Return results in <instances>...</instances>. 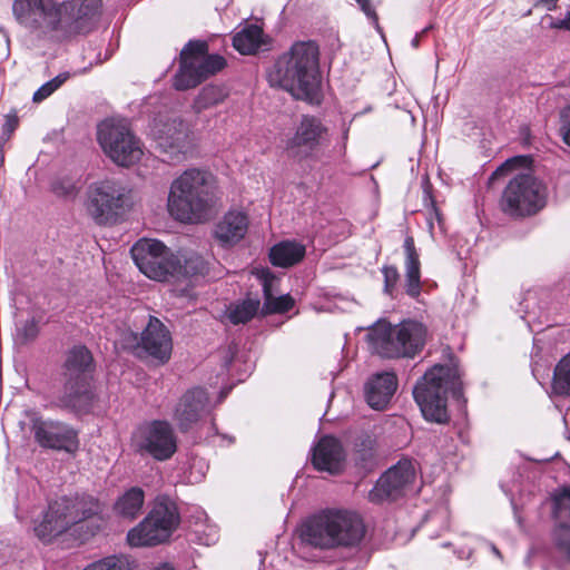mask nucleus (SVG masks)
I'll list each match as a JSON object with an SVG mask.
<instances>
[{
  "label": "nucleus",
  "mask_w": 570,
  "mask_h": 570,
  "mask_svg": "<svg viewBox=\"0 0 570 570\" xmlns=\"http://www.w3.org/2000/svg\"><path fill=\"white\" fill-rule=\"evenodd\" d=\"M271 87L294 98L320 102V48L314 41H297L282 53L266 71Z\"/></svg>",
  "instance_id": "1"
},
{
  "label": "nucleus",
  "mask_w": 570,
  "mask_h": 570,
  "mask_svg": "<svg viewBox=\"0 0 570 570\" xmlns=\"http://www.w3.org/2000/svg\"><path fill=\"white\" fill-rule=\"evenodd\" d=\"M217 200L214 176L206 170L191 168L173 180L167 207L174 219L198 224L210 218Z\"/></svg>",
  "instance_id": "2"
},
{
  "label": "nucleus",
  "mask_w": 570,
  "mask_h": 570,
  "mask_svg": "<svg viewBox=\"0 0 570 570\" xmlns=\"http://www.w3.org/2000/svg\"><path fill=\"white\" fill-rule=\"evenodd\" d=\"M449 392L455 400H461L463 396L461 372L455 364H436L416 383L413 396L425 420L439 424L449 421L446 407Z\"/></svg>",
  "instance_id": "3"
},
{
  "label": "nucleus",
  "mask_w": 570,
  "mask_h": 570,
  "mask_svg": "<svg viewBox=\"0 0 570 570\" xmlns=\"http://www.w3.org/2000/svg\"><path fill=\"white\" fill-rule=\"evenodd\" d=\"M426 330L415 321L392 325L376 322L367 333L372 350L385 358L414 357L425 344Z\"/></svg>",
  "instance_id": "4"
},
{
  "label": "nucleus",
  "mask_w": 570,
  "mask_h": 570,
  "mask_svg": "<svg viewBox=\"0 0 570 570\" xmlns=\"http://www.w3.org/2000/svg\"><path fill=\"white\" fill-rule=\"evenodd\" d=\"M130 204V189L112 178L94 181L86 191V212L100 226L118 223Z\"/></svg>",
  "instance_id": "5"
},
{
  "label": "nucleus",
  "mask_w": 570,
  "mask_h": 570,
  "mask_svg": "<svg viewBox=\"0 0 570 570\" xmlns=\"http://www.w3.org/2000/svg\"><path fill=\"white\" fill-rule=\"evenodd\" d=\"M180 523L176 504L158 498L147 517L127 533L131 547H153L167 541Z\"/></svg>",
  "instance_id": "6"
},
{
  "label": "nucleus",
  "mask_w": 570,
  "mask_h": 570,
  "mask_svg": "<svg viewBox=\"0 0 570 570\" xmlns=\"http://www.w3.org/2000/svg\"><path fill=\"white\" fill-rule=\"evenodd\" d=\"M548 188L531 174H520L512 178L503 190L500 206L512 217L531 216L547 204Z\"/></svg>",
  "instance_id": "7"
},
{
  "label": "nucleus",
  "mask_w": 570,
  "mask_h": 570,
  "mask_svg": "<svg viewBox=\"0 0 570 570\" xmlns=\"http://www.w3.org/2000/svg\"><path fill=\"white\" fill-rule=\"evenodd\" d=\"M226 66V60L219 55H208L205 41H189L180 52V67L174 78L177 90L196 87L206 78L217 73Z\"/></svg>",
  "instance_id": "8"
},
{
  "label": "nucleus",
  "mask_w": 570,
  "mask_h": 570,
  "mask_svg": "<svg viewBox=\"0 0 570 570\" xmlns=\"http://www.w3.org/2000/svg\"><path fill=\"white\" fill-rule=\"evenodd\" d=\"M97 138L105 155L120 167L135 165L144 154L141 141L124 120L102 121Z\"/></svg>",
  "instance_id": "9"
},
{
  "label": "nucleus",
  "mask_w": 570,
  "mask_h": 570,
  "mask_svg": "<svg viewBox=\"0 0 570 570\" xmlns=\"http://www.w3.org/2000/svg\"><path fill=\"white\" fill-rule=\"evenodd\" d=\"M153 136L164 160L177 164L187 158L194 147L193 135L187 125L179 118H169L166 121L156 120Z\"/></svg>",
  "instance_id": "10"
},
{
  "label": "nucleus",
  "mask_w": 570,
  "mask_h": 570,
  "mask_svg": "<svg viewBox=\"0 0 570 570\" xmlns=\"http://www.w3.org/2000/svg\"><path fill=\"white\" fill-rule=\"evenodd\" d=\"M130 253L136 266L150 279L167 281L175 271L176 254L157 239L141 238Z\"/></svg>",
  "instance_id": "11"
},
{
  "label": "nucleus",
  "mask_w": 570,
  "mask_h": 570,
  "mask_svg": "<svg viewBox=\"0 0 570 570\" xmlns=\"http://www.w3.org/2000/svg\"><path fill=\"white\" fill-rule=\"evenodd\" d=\"M59 3L56 0H13L12 13L21 27L47 36L57 32Z\"/></svg>",
  "instance_id": "12"
},
{
  "label": "nucleus",
  "mask_w": 570,
  "mask_h": 570,
  "mask_svg": "<svg viewBox=\"0 0 570 570\" xmlns=\"http://www.w3.org/2000/svg\"><path fill=\"white\" fill-rule=\"evenodd\" d=\"M137 452L150 455L157 461L170 459L177 450V438L166 421H153L137 429L132 436Z\"/></svg>",
  "instance_id": "13"
},
{
  "label": "nucleus",
  "mask_w": 570,
  "mask_h": 570,
  "mask_svg": "<svg viewBox=\"0 0 570 570\" xmlns=\"http://www.w3.org/2000/svg\"><path fill=\"white\" fill-rule=\"evenodd\" d=\"M101 13L100 0H68L59 3L57 32L68 37L88 33Z\"/></svg>",
  "instance_id": "14"
},
{
  "label": "nucleus",
  "mask_w": 570,
  "mask_h": 570,
  "mask_svg": "<svg viewBox=\"0 0 570 570\" xmlns=\"http://www.w3.org/2000/svg\"><path fill=\"white\" fill-rule=\"evenodd\" d=\"M415 478L416 471L413 462L401 460L377 480L368 493V499L374 503L395 500L413 489Z\"/></svg>",
  "instance_id": "15"
},
{
  "label": "nucleus",
  "mask_w": 570,
  "mask_h": 570,
  "mask_svg": "<svg viewBox=\"0 0 570 570\" xmlns=\"http://www.w3.org/2000/svg\"><path fill=\"white\" fill-rule=\"evenodd\" d=\"M328 144V130L321 119L303 116L287 149L293 157L303 160L313 158L323 146Z\"/></svg>",
  "instance_id": "16"
},
{
  "label": "nucleus",
  "mask_w": 570,
  "mask_h": 570,
  "mask_svg": "<svg viewBox=\"0 0 570 570\" xmlns=\"http://www.w3.org/2000/svg\"><path fill=\"white\" fill-rule=\"evenodd\" d=\"M31 431L35 441L45 449L76 453L79 440L76 430L70 425L51 420L33 419Z\"/></svg>",
  "instance_id": "17"
},
{
  "label": "nucleus",
  "mask_w": 570,
  "mask_h": 570,
  "mask_svg": "<svg viewBox=\"0 0 570 570\" xmlns=\"http://www.w3.org/2000/svg\"><path fill=\"white\" fill-rule=\"evenodd\" d=\"M141 351L157 360L160 364L169 361L173 352V340L168 328L154 316L140 334Z\"/></svg>",
  "instance_id": "18"
},
{
  "label": "nucleus",
  "mask_w": 570,
  "mask_h": 570,
  "mask_svg": "<svg viewBox=\"0 0 570 570\" xmlns=\"http://www.w3.org/2000/svg\"><path fill=\"white\" fill-rule=\"evenodd\" d=\"M336 547H355L365 534V525L354 511L331 509Z\"/></svg>",
  "instance_id": "19"
},
{
  "label": "nucleus",
  "mask_w": 570,
  "mask_h": 570,
  "mask_svg": "<svg viewBox=\"0 0 570 570\" xmlns=\"http://www.w3.org/2000/svg\"><path fill=\"white\" fill-rule=\"evenodd\" d=\"M208 394L204 389L187 391L175 407L174 420L181 431H187L206 413Z\"/></svg>",
  "instance_id": "20"
},
{
  "label": "nucleus",
  "mask_w": 570,
  "mask_h": 570,
  "mask_svg": "<svg viewBox=\"0 0 570 570\" xmlns=\"http://www.w3.org/2000/svg\"><path fill=\"white\" fill-rule=\"evenodd\" d=\"M301 538L303 542L315 548H335V533L331 509L311 517L302 527Z\"/></svg>",
  "instance_id": "21"
},
{
  "label": "nucleus",
  "mask_w": 570,
  "mask_h": 570,
  "mask_svg": "<svg viewBox=\"0 0 570 570\" xmlns=\"http://www.w3.org/2000/svg\"><path fill=\"white\" fill-rule=\"evenodd\" d=\"M344 460V449L334 436H323L313 449L312 463L316 470L338 473L343 469Z\"/></svg>",
  "instance_id": "22"
},
{
  "label": "nucleus",
  "mask_w": 570,
  "mask_h": 570,
  "mask_svg": "<svg viewBox=\"0 0 570 570\" xmlns=\"http://www.w3.org/2000/svg\"><path fill=\"white\" fill-rule=\"evenodd\" d=\"M397 387L394 373L383 372L373 375L365 384L366 403L374 410L382 411L390 403Z\"/></svg>",
  "instance_id": "23"
},
{
  "label": "nucleus",
  "mask_w": 570,
  "mask_h": 570,
  "mask_svg": "<svg viewBox=\"0 0 570 570\" xmlns=\"http://www.w3.org/2000/svg\"><path fill=\"white\" fill-rule=\"evenodd\" d=\"M249 219L243 210L227 212L216 224L214 235L223 246H233L247 234Z\"/></svg>",
  "instance_id": "24"
},
{
  "label": "nucleus",
  "mask_w": 570,
  "mask_h": 570,
  "mask_svg": "<svg viewBox=\"0 0 570 570\" xmlns=\"http://www.w3.org/2000/svg\"><path fill=\"white\" fill-rule=\"evenodd\" d=\"M94 400L91 380L65 377V385L58 404L75 412H86Z\"/></svg>",
  "instance_id": "25"
},
{
  "label": "nucleus",
  "mask_w": 570,
  "mask_h": 570,
  "mask_svg": "<svg viewBox=\"0 0 570 570\" xmlns=\"http://www.w3.org/2000/svg\"><path fill=\"white\" fill-rule=\"evenodd\" d=\"M57 502L66 515L70 528L94 518L101 511L99 501L87 494L61 497L57 499Z\"/></svg>",
  "instance_id": "26"
},
{
  "label": "nucleus",
  "mask_w": 570,
  "mask_h": 570,
  "mask_svg": "<svg viewBox=\"0 0 570 570\" xmlns=\"http://www.w3.org/2000/svg\"><path fill=\"white\" fill-rule=\"evenodd\" d=\"M70 529L57 500L49 503L42 520L35 525V533L42 542H51L55 538Z\"/></svg>",
  "instance_id": "27"
},
{
  "label": "nucleus",
  "mask_w": 570,
  "mask_h": 570,
  "mask_svg": "<svg viewBox=\"0 0 570 570\" xmlns=\"http://www.w3.org/2000/svg\"><path fill=\"white\" fill-rule=\"evenodd\" d=\"M94 358L90 351L82 345L72 347L65 362V377L72 380H92Z\"/></svg>",
  "instance_id": "28"
},
{
  "label": "nucleus",
  "mask_w": 570,
  "mask_h": 570,
  "mask_svg": "<svg viewBox=\"0 0 570 570\" xmlns=\"http://www.w3.org/2000/svg\"><path fill=\"white\" fill-rule=\"evenodd\" d=\"M405 250V291L406 294L416 298L421 293L420 259L415 249L414 239L407 236L404 240Z\"/></svg>",
  "instance_id": "29"
},
{
  "label": "nucleus",
  "mask_w": 570,
  "mask_h": 570,
  "mask_svg": "<svg viewBox=\"0 0 570 570\" xmlns=\"http://www.w3.org/2000/svg\"><path fill=\"white\" fill-rule=\"evenodd\" d=\"M277 278L269 272H262V285L264 293V314L284 313L291 309L294 305V299L288 295L274 296L273 288Z\"/></svg>",
  "instance_id": "30"
},
{
  "label": "nucleus",
  "mask_w": 570,
  "mask_h": 570,
  "mask_svg": "<svg viewBox=\"0 0 570 570\" xmlns=\"http://www.w3.org/2000/svg\"><path fill=\"white\" fill-rule=\"evenodd\" d=\"M175 271L170 278H188L205 275L208 272L207 262L197 253L178 252L175 258Z\"/></svg>",
  "instance_id": "31"
},
{
  "label": "nucleus",
  "mask_w": 570,
  "mask_h": 570,
  "mask_svg": "<svg viewBox=\"0 0 570 570\" xmlns=\"http://www.w3.org/2000/svg\"><path fill=\"white\" fill-rule=\"evenodd\" d=\"M305 247L296 242H281L274 245L269 252V258L273 265L279 267H289L303 259Z\"/></svg>",
  "instance_id": "32"
},
{
  "label": "nucleus",
  "mask_w": 570,
  "mask_h": 570,
  "mask_svg": "<svg viewBox=\"0 0 570 570\" xmlns=\"http://www.w3.org/2000/svg\"><path fill=\"white\" fill-rule=\"evenodd\" d=\"M145 502V493L140 488L127 490L115 503V511L124 519L134 520L140 513Z\"/></svg>",
  "instance_id": "33"
},
{
  "label": "nucleus",
  "mask_w": 570,
  "mask_h": 570,
  "mask_svg": "<svg viewBox=\"0 0 570 570\" xmlns=\"http://www.w3.org/2000/svg\"><path fill=\"white\" fill-rule=\"evenodd\" d=\"M262 36L263 30L258 26H247L234 36L233 46L242 55H252L259 48Z\"/></svg>",
  "instance_id": "34"
},
{
  "label": "nucleus",
  "mask_w": 570,
  "mask_h": 570,
  "mask_svg": "<svg viewBox=\"0 0 570 570\" xmlns=\"http://www.w3.org/2000/svg\"><path fill=\"white\" fill-rule=\"evenodd\" d=\"M261 302L257 298H247L232 304L226 311V318L234 325L245 324L258 312Z\"/></svg>",
  "instance_id": "35"
},
{
  "label": "nucleus",
  "mask_w": 570,
  "mask_h": 570,
  "mask_svg": "<svg viewBox=\"0 0 570 570\" xmlns=\"http://www.w3.org/2000/svg\"><path fill=\"white\" fill-rule=\"evenodd\" d=\"M227 92L220 86L208 85L205 86L194 101V109L196 112H202L224 101Z\"/></svg>",
  "instance_id": "36"
},
{
  "label": "nucleus",
  "mask_w": 570,
  "mask_h": 570,
  "mask_svg": "<svg viewBox=\"0 0 570 570\" xmlns=\"http://www.w3.org/2000/svg\"><path fill=\"white\" fill-rule=\"evenodd\" d=\"M551 541L556 551L570 563V524L556 523L551 531Z\"/></svg>",
  "instance_id": "37"
},
{
  "label": "nucleus",
  "mask_w": 570,
  "mask_h": 570,
  "mask_svg": "<svg viewBox=\"0 0 570 570\" xmlns=\"http://www.w3.org/2000/svg\"><path fill=\"white\" fill-rule=\"evenodd\" d=\"M552 389L557 394L570 395V353L557 364L553 373Z\"/></svg>",
  "instance_id": "38"
},
{
  "label": "nucleus",
  "mask_w": 570,
  "mask_h": 570,
  "mask_svg": "<svg viewBox=\"0 0 570 570\" xmlns=\"http://www.w3.org/2000/svg\"><path fill=\"white\" fill-rule=\"evenodd\" d=\"M51 189L58 197L75 198L80 190V179L72 176L59 177L53 180Z\"/></svg>",
  "instance_id": "39"
},
{
  "label": "nucleus",
  "mask_w": 570,
  "mask_h": 570,
  "mask_svg": "<svg viewBox=\"0 0 570 570\" xmlns=\"http://www.w3.org/2000/svg\"><path fill=\"white\" fill-rule=\"evenodd\" d=\"M82 570H130V564L125 556H109L88 564Z\"/></svg>",
  "instance_id": "40"
},
{
  "label": "nucleus",
  "mask_w": 570,
  "mask_h": 570,
  "mask_svg": "<svg viewBox=\"0 0 570 570\" xmlns=\"http://www.w3.org/2000/svg\"><path fill=\"white\" fill-rule=\"evenodd\" d=\"M553 515L556 523L568 522L567 519H570V487L554 497Z\"/></svg>",
  "instance_id": "41"
},
{
  "label": "nucleus",
  "mask_w": 570,
  "mask_h": 570,
  "mask_svg": "<svg viewBox=\"0 0 570 570\" xmlns=\"http://www.w3.org/2000/svg\"><path fill=\"white\" fill-rule=\"evenodd\" d=\"M69 78V72H61L53 79L43 83L32 97L33 102H41L60 88Z\"/></svg>",
  "instance_id": "42"
},
{
  "label": "nucleus",
  "mask_w": 570,
  "mask_h": 570,
  "mask_svg": "<svg viewBox=\"0 0 570 570\" xmlns=\"http://www.w3.org/2000/svg\"><path fill=\"white\" fill-rule=\"evenodd\" d=\"M40 332L39 321L35 317L26 320L17 328V340L21 344H28L37 338Z\"/></svg>",
  "instance_id": "43"
},
{
  "label": "nucleus",
  "mask_w": 570,
  "mask_h": 570,
  "mask_svg": "<svg viewBox=\"0 0 570 570\" xmlns=\"http://www.w3.org/2000/svg\"><path fill=\"white\" fill-rule=\"evenodd\" d=\"M115 344L120 346L122 350L138 352L141 351L140 335L132 332L129 328L119 332V336L116 338Z\"/></svg>",
  "instance_id": "44"
},
{
  "label": "nucleus",
  "mask_w": 570,
  "mask_h": 570,
  "mask_svg": "<svg viewBox=\"0 0 570 570\" xmlns=\"http://www.w3.org/2000/svg\"><path fill=\"white\" fill-rule=\"evenodd\" d=\"M382 273L384 275L385 292L392 294L393 288L399 281V271L395 266H385L383 267Z\"/></svg>",
  "instance_id": "45"
},
{
  "label": "nucleus",
  "mask_w": 570,
  "mask_h": 570,
  "mask_svg": "<svg viewBox=\"0 0 570 570\" xmlns=\"http://www.w3.org/2000/svg\"><path fill=\"white\" fill-rule=\"evenodd\" d=\"M355 1L358 3L361 10L366 14V17L372 20L376 30L381 32V28L379 24V18H377L375 9L373 8V6L371 3V0H355Z\"/></svg>",
  "instance_id": "46"
},
{
  "label": "nucleus",
  "mask_w": 570,
  "mask_h": 570,
  "mask_svg": "<svg viewBox=\"0 0 570 570\" xmlns=\"http://www.w3.org/2000/svg\"><path fill=\"white\" fill-rule=\"evenodd\" d=\"M561 132L564 142L570 146V106L561 111Z\"/></svg>",
  "instance_id": "47"
},
{
  "label": "nucleus",
  "mask_w": 570,
  "mask_h": 570,
  "mask_svg": "<svg viewBox=\"0 0 570 570\" xmlns=\"http://www.w3.org/2000/svg\"><path fill=\"white\" fill-rule=\"evenodd\" d=\"M549 28L570 31V11H567L563 18H552Z\"/></svg>",
  "instance_id": "48"
},
{
  "label": "nucleus",
  "mask_w": 570,
  "mask_h": 570,
  "mask_svg": "<svg viewBox=\"0 0 570 570\" xmlns=\"http://www.w3.org/2000/svg\"><path fill=\"white\" fill-rule=\"evenodd\" d=\"M360 445H361V446H363V450H362V451H363L364 453L362 454V460H364V461H365L366 459L371 458V456H372V454H373L374 440H373L372 438H370V436H366L365 439H363V440L361 441V444H360Z\"/></svg>",
  "instance_id": "49"
},
{
  "label": "nucleus",
  "mask_w": 570,
  "mask_h": 570,
  "mask_svg": "<svg viewBox=\"0 0 570 570\" xmlns=\"http://www.w3.org/2000/svg\"><path fill=\"white\" fill-rule=\"evenodd\" d=\"M423 200L425 203L426 206H430L436 214V207H435V200L432 196V193H431V185L429 184V181H426L424 184V188H423Z\"/></svg>",
  "instance_id": "50"
},
{
  "label": "nucleus",
  "mask_w": 570,
  "mask_h": 570,
  "mask_svg": "<svg viewBox=\"0 0 570 570\" xmlns=\"http://www.w3.org/2000/svg\"><path fill=\"white\" fill-rule=\"evenodd\" d=\"M559 0H538V3L543 4L547 10H553L557 7Z\"/></svg>",
  "instance_id": "51"
},
{
  "label": "nucleus",
  "mask_w": 570,
  "mask_h": 570,
  "mask_svg": "<svg viewBox=\"0 0 570 570\" xmlns=\"http://www.w3.org/2000/svg\"><path fill=\"white\" fill-rule=\"evenodd\" d=\"M16 125H17V120L13 119L12 121L8 120L6 126L8 127L9 130H13Z\"/></svg>",
  "instance_id": "52"
},
{
  "label": "nucleus",
  "mask_w": 570,
  "mask_h": 570,
  "mask_svg": "<svg viewBox=\"0 0 570 570\" xmlns=\"http://www.w3.org/2000/svg\"><path fill=\"white\" fill-rule=\"evenodd\" d=\"M155 570H174V568L168 563H164V564L159 566L158 568H156Z\"/></svg>",
  "instance_id": "53"
},
{
  "label": "nucleus",
  "mask_w": 570,
  "mask_h": 570,
  "mask_svg": "<svg viewBox=\"0 0 570 570\" xmlns=\"http://www.w3.org/2000/svg\"><path fill=\"white\" fill-rule=\"evenodd\" d=\"M419 43H420V37L419 36H415L413 39H412V46L414 48H417L419 47Z\"/></svg>",
  "instance_id": "54"
},
{
  "label": "nucleus",
  "mask_w": 570,
  "mask_h": 570,
  "mask_svg": "<svg viewBox=\"0 0 570 570\" xmlns=\"http://www.w3.org/2000/svg\"><path fill=\"white\" fill-rule=\"evenodd\" d=\"M511 163H512V160H507V163H505V164H503V165H502V166H501V167L495 171V174H497V173H499V171L504 170V169H505V167L510 166V164H511Z\"/></svg>",
  "instance_id": "55"
},
{
  "label": "nucleus",
  "mask_w": 570,
  "mask_h": 570,
  "mask_svg": "<svg viewBox=\"0 0 570 570\" xmlns=\"http://www.w3.org/2000/svg\"><path fill=\"white\" fill-rule=\"evenodd\" d=\"M491 550L497 557L501 558V553L494 544H491Z\"/></svg>",
  "instance_id": "56"
},
{
  "label": "nucleus",
  "mask_w": 570,
  "mask_h": 570,
  "mask_svg": "<svg viewBox=\"0 0 570 570\" xmlns=\"http://www.w3.org/2000/svg\"><path fill=\"white\" fill-rule=\"evenodd\" d=\"M3 163V156L0 157V165Z\"/></svg>",
  "instance_id": "57"
},
{
  "label": "nucleus",
  "mask_w": 570,
  "mask_h": 570,
  "mask_svg": "<svg viewBox=\"0 0 570 570\" xmlns=\"http://www.w3.org/2000/svg\"><path fill=\"white\" fill-rule=\"evenodd\" d=\"M204 543L208 546V544H210V541L206 540Z\"/></svg>",
  "instance_id": "58"
}]
</instances>
